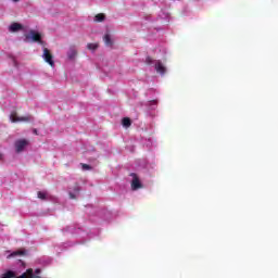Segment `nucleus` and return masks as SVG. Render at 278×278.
<instances>
[{"instance_id": "obj_11", "label": "nucleus", "mask_w": 278, "mask_h": 278, "mask_svg": "<svg viewBox=\"0 0 278 278\" xmlns=\"http://www.w3.org/2000/svg\"><path fill=\"white\" fill-rule=\"evenodd\" d=\"M38 199H41V201H49L51 199V194L47 191H39L37 193Z\"/></svg>"}, {"instance_id": "obj_14", "label": "nucleus", "mask_w": 278, "mask_h": 278, "mask_svg": "<svg viewBox=\"0 0 278 278\" xmlns=\"http://www.w3.org/2000/svg\"><path fill=\"white\" fill-rule=\"evenodd\" d=\"M93 21H94L96 23H102V21H105V15H103V14H98V15L94 16Z\"/></svg>"}, {"instance_id": "obj_6", "label": "nucleus", "mask_w": 278, "mask_h": 278, "mask_svg": "<svg viewBox=\"0 0 278 278\" xmlns=\"http://www.w3.org/2000/svg\"><path fill=\"white\" fill-rule=\"evenodd\" d=\"M42 59L47 64H50L51 66H55V62L53 61V55H51V51L49 49L43 48Z\"/></svg>"}, {"instance_id": "obj_8", "label": "nucleus", "mask_w": 278, "mask_h": 278, "mask_svg": "<svg viewBox=\"0 0 278 278\" xmlns=\"http://www.w3.org/2000/svg\"><path fill=\"white\" fill-rule=\"evenodd\" d=\"M23 29H25L21 23H12L10 26H9V31L11 34H16V31H23Z\"/></svg>"}, {"instance_id": "obj_10", "label": "nucleus", "mask_w": 278, "mask_h": 278, "mask_svg": "<svg viewBox=\"0 0 278 278\" xmlns=\"http://www.w3.org/2000/svg\"><path fill=\"white\" fill-rule=\"evenodd\" d=\"M67 58L68 60H75L77 58V48L70 47V49L67 50Z\"/></svg>"}, {"instance_id": "obj_12", "label": "nucleus", "mask_w": 278, "mask_h": 278, "mask_svg": "<svg viewBox=\"0 0 278 278\" xmlns=\"http://www.w3.org/2000/svg\"><path fill=\"white\" fill-rule=\"evenodd\" d=\"M103 40L106 47H112V45H114V42L112 41V37H110V35H105L103 37Z\"/></svg>"}, {"instance_id": "obj_2", "label": "nucleus", "mask_w": 278, "mask_h": 278, "mask_svg": "<svg viewBox=\"0 0 278 278\" xmlns=\"http://www.w3.org/2000/svg\"><path fill=\"white\" fill-rule=\"evenodd\" d=\"M147 64L150 66H154L156 73L160 75H166V66L162 63V61L153 60L150 56L146 59Z\"/></svg>"}, {"instance_id": "obj_9", "label": "nucleus", "mask_w": 278, "mask_h": 278, "mask_svg": "<svg viewBox=\"0 0 278 278\" xmlns=\"http://www.w3.org/2000/svg\"><path fill=\"white\" fill-rule=\"evenodd\" d=\"M80 190L81 189L79 188V185H75L74 187L70 188L68 190L70 198L77 199V197H79Z\"/></svg>"}, {"instance_id": "obj_22", "label": "nucleus", "mask_w": 278, "mask_h": 278, "mask_svg": "<svg viewBox=\"0 0 278 278\" xmlns=\"http://www.w3.org/2000/svg\"><path fill=\"white\" fill-rule=\"evenodd\" d=\"M5 253H10V251H7Z\"/></svg>"}, {"instance_id": "obj_5", "label": "nucleus", "mask_w": 278, "mask_h": 278, "mask_svg": "<svg viewBox=\"0 0 278 278\" xmlns=\"http://www.w3.org/2000/svg\"><path fill=\"white\" fill-rule=\"evenodd\" d=\"M11 123H31L34 117L31 115L16 116L15 114L10 115Z\"/></svg>"}, {"instance_id": "obj_21", "label": "nucleus", "mask_w": 278, "mask_h": 278, "mask_svg": "<svg viewBox=\"0 0 278 278\" xmlns=\"http://www.w3.org/2000/svg\"><path fill=\"white\" fill-rule=\"evenodd\" d=\"M0 160H3V154H0Z\"/></svg>"}, {"instance_id": "obj_15", "label": "nucleus", "mask_w": 278, "mask_h": 278, "mask_svg": "<svg viewBox=\"0 0 278 278\" xmlns=\"http://www.w3.org/2000/svg\"><path fill=\"white\" fill-rule=\"evenodd\" d=\"M23 251H14L12 253H10L9 255H7V258L10 260V257H16L17 255H23Z\"/></svg>"}, {"instance_id": "obj_19", "label": "nucleus", "mask_w": 278, "mask_h": 278, "mask_svg": "<svg viewBox=\"0 0 278 278\" xmlns=\"http://www.w3.org/2000/svg\"><path fill=\"white\" fill-rule=\"evenodd\" d=\"M13 3H18L21 0H11Z\"/></svg>"}, {"instance_id": "obj_4", "label": "nucleus", "mask_w": 278, "mask_h": 278, "mask_svg": "<svg viewBox=\"0 0 278 278\" xmlns=\"http://www.w3.org/2000/svg\"><path fill=\"white\" fill-rule=\"evenodd\" d=\"M15 152L16 153H23L28 147H29V140L27 139H17L14 142Z\"/></svg>"}, {"instance_id": "obj_16", "label": "nucleus", "mask_w": 278, "mask_h": 278, "mask_svg": "<svg viewBox=\"0 0 278 278\" xmlns=\"http://www.w3.org/2000/svg\"><path fill=\"white\" fill-rule=\"evenodd\" d=\"M98 48H99V45H97V43H88L87 45V49H89V51H97Z\"/></svg>"}, {"instance_id": "obj_7", "label": "nucleus", "mask_w": 278, "mask_h": 278, "mask_svg": "<svg viewBox=\"0 0 278 278\" xmlns=\"http://www.w3.org/2000/svg\"><path fill=\"white\" fill-rule=\"evenodd\" d=\"M147 108H148V115L151 116L152 118L155 116V114L151 113L153 110L157 109V100H152L147 102Z\"/></svg>"}, {"instance_id": "obj_20", "label": "nucleus", "mask_w": 278, "mask_h": 278, "mask_svg": "<svg viewBox=\"0 0 278 278\" xmlns=\"http://www.w3.org/2000/svg\"><path fill=\"white\" fill-rule=\"evenodd\" d=\"M66 231H73L71 227H67L66 228Z\"/></svg>"}, {"instance_id": "obj_13", "label": "nucleus", "mask_w": 278, "mask_h": 278, "mask_svg": "<svg viewBox=\"0 0 278 278\" xmlns=\"http://www.w3.org/2000/svg\"><path fill=\"white\" fill-rule=\"evenodd\" d=\"M122 125H123V127H131V119H129V117H124L123 119H122Z\"/></svg>"}, {"instance_id": "obj_17", "label": "nucleus", "mask_w": 278, "mask_h": 278, "mask_svg": "<svg viewBox=\"0 0 278 278\" xmlns=\"http://www.w3.org/2000/svg\"><path fill=\"white\" fill-rule=\"evenodd\" d=\"M81 168H83V170H90L91 167L88 164H83Z\"/></svg>"}, {"instance_id": "obj_18", "label": "nucleus", "mask_w": 278, "mask_h": 278, "mask_svg": "<svg viewBox=\"0 0 278 278\" xmlns=\"http://www.w3.org/2000/svg\"><path fill=\"white\" fill-rule=\"evenodd\" d=\"M12 62H13V66H18L15 59H12Z\"/></svg>"}, {"instance_id": "obj_3", "label": "nucleus", "mask_w": 278, "mask_h": 278, "mask_svg": "<svg viewBox=\"0 0 278 278\" xmlns=\"http://www.w3.org/2000/svg\"><path fill=\"white\" fill-rule=\"evenodd\" d=\"M129 182H130V188L134 191L144 188V186L142 185V180H140V177L136 173H131L129 175Z\"/></svg>"}, {"instance_id": "obj_1", "label": "nucleus", "mask_w": 278, "mask_h": 278, "mask_svg": "<svg viewBox=\"0 0 278 278\" xmlns=\"http://www.w3.org/2000/svg\"><path fill=\"white\" fill-rule=\"evenodd\" d=\"M24 42H37L38 45H45V41H42V33L34 29L29 30L24 35Z\"/></svg>"}]
</instances>
